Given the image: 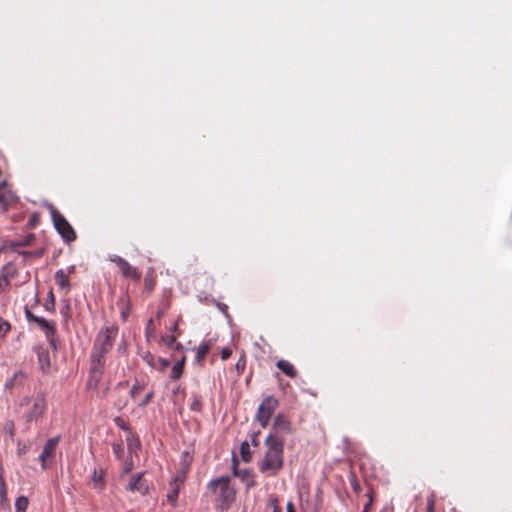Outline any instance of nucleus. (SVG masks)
<instances>
[{
  "label": "nucleus",
  "instance_id": "nucleus-41",
  "mask_svg": "<svg viewBox=\"0 0 512 512\" xmlns=\"http://www.w3.org/2000/svg\"><path fill=\"white\" fill-rule=\"evenodd\" d=\"M165 309H162L161 307H158L157 311H156V318L157 319H160L164 316L165 314Z\"/></svg>",
  "mask_w": 512,
  "mask_h": 512
},
{
  "label": "nucleus",
  "instance_id": "nucleus-21",
  "mask_svg": "<svg viewBox=\"0 0 512 512\" xmlns=\"http://www.w3.org/2000/svg\"><path fill=\"white\" fill-rule=\"evenodd\" d=\"M210 348H211V344L209 342L202 343L197 349L196 360L198 362H201L206 357V355L209 353Z\"/></svg>",
  "mask_w": 512,
  "mask_h": 512
},
{
  "label": "nucleus",
  "instance_id": "nucleus-45",
  "mask_svg": "<svg viewBox=\"0 0 512 512\" xmlns=\"http://www.w3.org/2000/svg\"><path fill=\"white\" fill-rule=\"evenodd\" d=\"M259 434H260V432H257L256 434H254V436H253V438H252V440H251V441H252V444H253L254 446H257V445H258V439H257V437H258V435H259Z\"/></svg>",
  "mask_w": 512,
  "mask_h": 512
},
{
  "label": "nucleus",
  "instance_id": "nucleus-53",
  "mask_svg": "<svg viewBox=\"0 0 512 512\" xmlns=\"http://www.w3.org/2000/svg\"><path fill=\"white\" fill-rule=\"evenodd\" d=\"M135 446H136V447H139V446H140V443H139V441H138L137 439L135 440Z\"/></svg>",
  "mask_w": 512,
  "mask_h": 512
},
{
  "label": "nucleus",
  "instance_id": "nucleus-33",
  "mask_svg": "<svg viewBox=\"0 0 512 512\" xmlns=\"http://www.w3.org/2000/svg\"><path fill=\"white\" fill-rule=\"evenodd\" d=\"M10 285V281L0 274V293L5 291V289Z\"/></svg>",
  "mask_w": 512,
  "mask_h": 512
},
{
  "label": "nucleus",
  "instance_id": "nucleus-34",
  "mask_svg": "<svg viewBox=\"0 0 512 512\" xmlns=\"http://www.w3.org/2000/svg\"><path fill=\"white\" fill-rule=\"evenodd\" d=\"M0 497L1 499L6 498V486L2 476H0Z\"/></svg>",
  "mask_w": 512,
  "mask_h": 512
},
{
  "label": "nucleus",
  "instance_id": "nucleus-30",
  "mask_svg": "<svg viewBox=\"0 0 512 512\" xmlns=\"http://www.w3.org/2000/svg\"><path fill=\"white\" fill-rule=\"evenodd\" d=\"M201 406H202V404H201V399H200V397H198V396L194 395V396H193V401H192V403L190 404V409H191L192 411L199 412V411L201 410Z\"/></svg>",
  "mask_w": 512,
  "mask_h": 512
},
{
  "label": "nucleus",
  "instance_id": "nucleus-14",
  "mask_svg": "<svg viewBox=\"0 0 512 512\" xmlns=\"http://www.w3.org/2000/svg\"><path fill=\"white\" fill-rule=\"evenodd\" d=\"M26 380V374L22 370L16 371L11 378L5 383V389L12 392L13 390L23 387Z\"/></svg>",
  "mask_w": 512,
  "mask_h": 512
},
{
  "label": "nucleus",
  "instance_id": "nucleus-32",
  "mask_svg": "<svg viewBox=\"0 0 512 512\" xmlns=\"http://www.w3.org/2000/svg\"><path fill=\"white\" fill-rule=\"evenodd\" d=\"M162 340L169 348H172L173 345L176 344V337L173 335L164 336L162 337Z\"/></svg>",
  "mask_w": 512,
  "mask_h": 512
},
{
  "label": "nucleus",
  "instance_id": "nucleus-48",
  "mask_svg": "<svg viewBox=\"0 0 512 512\" xmlns=\"http://www.w3.org/2000/svg\"><path fill=\"white\" fill-rule=\"evenodd\" d=\"M116 423H117V424H118V426H120L121 428L126 429V427H125V425H124V423H123V420H119V419H117V420H116Z\"/></svg>",
  "mask_w": 512,
  "mask_h": 512
},
{
  "label": "nucleus",
  "instance_id": "nucleus-49",
  "mask_svg": "<svg viewBox=\"0 0 512 512\" xmlns=\"http://www.w3.org/2000/svg\"><path fill=\"white\" fill-rule=\"evenodd\" d=\"M116 423H117V424H118V426H120L121 428L126 429V427H125V425H124V423H123V420H119V419H117V420H116Z\"/></svg>",
  "mask_w": 512,
  "mask_h": 512
},
{
  "label": "nucleus",
  "instance_id": "nucleus-46",
  "mask_svg": "<svg viewBox=\"0 0 512 512\" xmlns=\"http://www.w3.org/2000/svg\"><path fill=\"white\" fill-rule=\"evenodd\" d=\"M127 441H128V448H129V450L133 451V449H134V441H133V439H129L128 438Z\"/></svg>",
  "mask_w": 512,
  "mask_h": 512
},
{
  "label": "nucleus",
  "instance_id": "nucleus-7",
  "mask_svg": "<svg viewBox=\"0 0 512 512\" xmlns=\"http://www.w3.org/2000/svg\"><path fill=\"white\" fill-rule=\"evenodd\" d=\"M205 496L211 498L217 508L222 509L224 507V477L210 481Z\"/></svg>",
  "mask_w": 512,
  "mask_h": 512
},
{
  "label": "nucleus",
  "instance_id": "nucleus-3",
  "mask_svg": "<svg viewBox=\"0 0 512 512\" xmlns=\"http://www.w3.org/2000/svg\"><path fill=\"white\" fill-rule=\"evenodd\" d=\"M20 406H28L24 414L27 422L38 421L44 417L47 411V400L43 393H38L32 397H24Z\"/></svg>",
  "mask_w": 512,
  "mask_h": 512
},
{
  "label": "nucleus",
  "instance_id": "nucleus-37",
  "mask_svg": "<svg viewBox=\"0 0 512 512\" xmlns=\"http://www.w3.org/2000/svg\"><path fill=\"white\" fill-rule=\"evenodd\" d=\"M154 332V328H153V320L150 319L148 322H147V325H146V335L147 337L152 335Z\"/></svg>",
  "mask_w": 512,
  "mask_h": 512
},
{
  "label": "nucleus",
  "instance_id": "nucleus-35",
  "mask_svg": "<svg viewBox=\"0 0 512 512\" xmlns=\"http://www.w3.org/2000/svg\"><path fill=\"white\" fill-rule=\"evenodd\" d=\"M154 397V393L153 391L149 392L145 398L142 400V402L140 403V406L144 407L146 406Z\"/></svg>",
  "mask_w": 512,
  "mask_h": 512
},
{
  "label": "nucleus",
  "instance_id": "nucleus-15",
  "mask_svg": "<svg viewBox=\"0 0 512 512\" xmlns=\"http://www.w3.org/2000/svg\"><path fill=\"white\" fill-rule=\"evenodd\" d=\"M38 364L43 373H49L51 369V360L49 351L43 347L37 349Z\"/></svg>",
  "mask_w": 512,
  "mask_h": 512
},
{
  "label": "nucleus",
  "instance_id": "nucleus-44",
  "mask_svg": "<svg viewBox=\"0 0 512 512\" xmlns=\"http://www.w3.org/2000/svg\"><path fill=\"white\" fill-rule=\"evenodd\" d=\"M371 504H372V498L370 497L369 501L365 504L362 512H369Z\"/></svg>",
  "mask_w": 512,
  "mask_h": 512
},
{
  "label": "nucleus",
  "instance_id": "nucleus-40",
  "mask_svg": "<svg viewBox=\"0 0 512 512\" xmlns=\"http://www.w3.org/2000/svg\"><path fill=\"white\" fill-rule=\"evenodd\" d=\"M6 429H7L8 433L10 434V436L14 435V423L12 421L7 423Z\"/></svg>",
  "mask_w": 512,
  "mask_h": 512
},
{
  "label": "nucleus",
  "instance_id": "nucleus-43",
  "mask_svg": "<svg viewBox=\"0 0 512 512\" xmlns=\"http://www.w3.org/2000/svg\"><path fill=\"white\" fill-rule=\"evenodd\" d=\"M162 368H166L169 365V361L163 358L158 359Z\"/></svg>",
  "mask_w": 512,
  "mask_h": 512
},
{
  "label": "nucleus",
  "instance_id": "nucleus-51",
  "mask_svg": "<svg viewBox=\"0 0 512 512\" xmlns=\"http://www.w3.org/2000/svg\"><path fill=\"white\" fill-rule=\"evenodd\" d=\"M230 353L231 352L226 348V354H225L226 359L230 356Z\"/></svg>",
  "mask_w": 512,
  "mask_h": 512
},
{
  "label": "nucleus",
  "instance_id": "nucleus-52",
  "mask_svg": "<svg viewBox=\"0 0 512 512\" xmlns=\"http://www.w3.org/2000/svg\"><path fill=\"white\" fill-rule=\"evenodd\" d=\"M74 269H75V267H74V266H71V267H69V271H68V272H69V273H73V272H74Z\"/></svg>",
  "mask_w": 512,
  "mask_h": 512
},
{
  "label": "nucleus",
  "instance_id": "nucleus-47",
  "mask_svg": "<svg viewBox=\"0 0 512 512\" xmlns=\"http://www.w3.org/2000/svg\"><path fill=\"white\" fill-rule=\"evenodd\" d=\"M178 393H181L182 395L184 394L183 393V390H181V387L178 386L177 388L174 389L173 391V394L176 396Z\"/></svg>",
  "mask_w": 512,
  "mask_h": 512
},
{
  "label": "nucleus",
  "instance_id": "nucleus-42",
  "mask_svg": "<svg viewBox=\"0 0 512 512\" xmlns=\"http://www.w3.org/2000/svg\"><path fill=\"white\" fill-rule=\"evenodd\" d=\"M286 512H296L295 507L291 501L286 505Z\"/></svg>",
  "mask_w": 512,
  "mask_h": 512
},
{
  "label": "nucleus",
  "instance_id": "nucleus-27",
  "mask_svg": "<svg viewBox=\"0 0 512 512\" xmlns=\"http://www.w3.org/2000/svg\"><path fill=\"white\" fill-rule=\"evenodd\" d=\"M268 506L271 507L272 512H282V508L279 505V500L275 496L270 497Z\"/></svg>",
  "mask_w": 512,
  "mask_h": 512
},
{
  "label": "nucleus",
  "instance_id": "nucleus-31",
  "mask_svg": "<svg viewBox=\"0 0 512 512\" xmlns=\"http://www.w3.org/2000/svg\"><path fill=\"white\" fill-rule=\"evenodd\" d=\"M133 470V461L132 459H126L122 464V473L128 474Z\"/></svg>",
  "mask_w": 512,
  "mask_h": 512
},
{
  "label": "nucleus",
  "instance_id": "nucleus-4",
  "mask_svg": "<svg viewBox=\"0 0 512 512\" xmlns=\"http://www.w3.org/2000/svg\"><path fill=\"white\" fill-rule=\"evenodd\" d=\"M50 212L54 227L63 240L67 243L75 241L76 233L67 219L53 206L50 208Z\"/></svg>",
  "mask_w": 512,
  "mask_h": 512
},
{
  "label": "nucleus",
  "instance_id": "nucleus-29",
  "mask_svg": "<svg viewBox=\"0 0 512 512\" xmlns=\"http://www.w3.org/2000/svg\"><path fill=\"white\" fill-rule=\"evenodd\" d=\"M40 223V216L38 213H32L29 217V220H28V226L30 228H35L39 225Z\"/></svg>",
  "mask_w": 512,
  "mask_h": 512
},
{
  "label": "nucleus",
  "instance_id": "nucleus-36",
  "mask_svg": "<svg viewBox=\"0 0 512 512\" xmlns=\"http://www.w3.org/2000/svg\"><path fill=\"white\" fill-rule=\"evenodd\" d=\"M143 359L149 366L154 367V356L151 353H147Z\"/></svg>",
  "mask_w": 512,
  "mask_h": 512
},
{
  "label": "nucleus",
  "instance_id": "nucleus-54",
  "mask_svg": "<svg viewBox=\"0 0 512 512\" xmlns=\"http://www.w3.org/2000/svg\"><path fill=\"white\" fill-rule=\"evenodd\" d=\"M221 358L224 360V349L221 351Z\"/></svg>",
  "mask_w": 512,
  "mask_h": 512
},
{
  "label": "nucleus",
  "instance_id": "nucleus-18",
  "mask_svg": "<svg viewBox=\"0 0 512 512\" xmlns=\"http://www.w3.org/2000/svg\"><path fill=\"white\" fill-rule=\"evenodd\" d=\"M0 274L7 278L9 281H11L17 276L18 270L14 263L9 262L2 267Z\"/></svg>",
  "mask_w": 512,
  "mask_h": 512
},
{
  "label": "nucleus",
  "instance_id": "nucleus-19",
  "mask_svg": "<svg viewBox=\"0 0 512 512\" xmlns=\"http://www.w3.org/2000/svg\"><path fill=\"white\" fill-rule=\"evenodd\" d=\"M155 285H156V278L154 276V270L151 268L147 272V274L145 276V279H144L145 290L148 291V292H151V291L154 290Z\"/></svg>",
  "mask_w": 512,
  "mask_h": 512
},
{
  "label": "nucleus",
  "instance_id": "nucleus-55",
  "mask_svg": "<svg viewBox=\"0 0 512 512\" xmlns=\"http://www.w3.org/2000/svg\"><path fill=\"white\" fill-rule=\"evenodd\" d=\"M127 512H135V511H133V510H129V511H127Z\"/></svg>",
  "mask_w": 512,
  "mask_h": 512
},
{
  "label": "nucleus",
  "instance_id": "nucleus-2",
  "mask_svg": "<svg viewBox=\"0 0 512 512\" xmlns=\"http://www.w3.org/2000/svg\"><path fill=\"white\" fill-rule=\"evenodd\" d=\"M264 445L266 450L258 469L266 476H276L284 465V438L268 435Z\"/></svg>",
  "mask_w": 512,
  "mask_h": 512
},
{
  "label": "nucleus",
  "instance_id": "nucleus-17",
  "mask_svg": "<svg viewBox=\"0 0 512 512\" xmlns=\"http://www.w3.org/2000/svg\"><path fill=\"white\" fill-rule=\"evenodd\" d=\"M276 366L288 377L294 378L297 375V371L294 366L287 360L281 359L277 361Z\"/></svg>",
  "mask_w": 512,
  "mask_h": 512
},
{
  "label": "nucleus",
  "instance_id": "nucleus-26",
  "mask_svg": "<svg viewBox=\"0 0 512 512\" xmlns=\"http://www.w3.org/2000/svg\"><path fill=\"white\" fill-rule=\"evenodd\" d=\"M113 453L118 460H121L124 455V446L122 443L113 444Z\"/></svg>",
  "mask_w": 512,
  "mask_h": 512
},
{
  "label": "nucleus",
  "instance_id": "nucleus-38",
  "mask_svg": "<svg viewBox=\"0 0 512 512\" xmlns=\"http://www.w3.org/2000/svg\"><path fill=\"white\" fill-rule=\"evenodd\" d=\"M245 364H246L245 359L240 358L238 360V362L236 363V369H237L238 373H241L244 370Z\"/></svg>",
  "mask_w": 512,
  "mask_h": 512
},
{
  "label": "nucleus",
  "instance_id": "nucleus-39",
  "mask_svg": "<svg viewBox=\"0 0 512 512\" xmlns=\"http://www.w3.org/2000/svg\"><path fill=\"white\" fill-rule=\"evenodd\" d=\"M159 307H161L162 309H165V311H167L170 307V301L168 299H164L160 304H159Z\"/></svg>",
  "mask_w": 512,
  "mask_h": 512
},
{
  "label": "nucleus",
  "instance_id": "nucleus-1",
  "mask_svg": "<svg viewBox=\"0 0 512 512\" xmlns=\"http://www.w3.org/2000/svg\"><path fill=\"white\" fill-rule=\"evenodd\" d=\"M118 329L116 327H105L98 333L91 352V371L88 385L96 387L102 377L106 355L112 349Z\"/></svg>",
  "mask_w": 512,
  "mask_h": 512
},
{
  "label": "nucleus",
  "instance_id": "nucleus-22",
  "mask_svg": "<svg viewBox=\"0 0 512 512\" xmlns=\"http://www.w3.org/2000/svg\"><path fill=\"white\" fill-rule=\"evenodd\" d=\"M184 369V358L181 361L176 362L171 370V378L174 380L179 379L182 376Z\"/></svg>",
  "mask_w": 512,
  "mask_h": 512
},
{
  "label": "nucleus",
  "instance_id": "nucleus-16",
  "mask_svg": "<svg viewBox=\"0 0 512 512\" xmlns=\"http://www.w3.org/2000/svg\"><path fill=\"white\" fill-rule=\"evenodd\" d=\"M54 280L56 285L65 293H68L71 289L70 280L68 275L63 269H59L55 272Z\"/></svg>",
  "mask_w": 512,
  "mask_h": 512
},
{
  "label": "nucleus",
  "instance_id": "nucleus-5",
  "mask_svg": "<svg viewBox=\"0 0 512 512\" xmlns=\"http://www.w3.org/2000/svg\"><path fill=\"white\" fill-rule=\"evenodd\" d=\"M25 316L29 323L41 328L51 346L56 349V325L53 321H47L45 318L38 317L28 308L25 309Z\"/></svg>",
  "mask_w": 512,
  "mask_h": 512
},
{
  "label": "nucleus",
  "instance_id": "nucleus-10",
  "mask_svg": "<svg viewBox=\"0 0 512 512\" xmlns=\"http://www.w3.org/2000/svg\"><path fill=\"white\" fill-rule=\"evenodd\" d=\"M126 490L146 495L149 492V485L147 480L144 478V473L133 475L126 487Z\"/></svg>",
  "mask_w": 512,
  "mask_h": 512
},
{
  "label": "nucleus",
  "instance_id": "nucleus-28",
  "mask_svg": "<svg viewBox=\"0 0 512 512\" xmlns=\"http://www.w3.org/2000/svg\"><path fill=\"white\" fill-rule=\"evenodd\" d=\"M11 329L10 323L0 317V337H4Z\"/></svg>",
  "mask_w": 512,
  "mask_h": 512
},
{
  "label": "nucleus",
  "instance_id": "nucleus-12",
  "mask_svg": "<svg viewBox=\"0 0 512 512\" xmlns=\"http://www.w3.org/2000/svg\"><path fill=\"white\" fill-rule=\"evenodd\" d=\"M89 485L97 492L106 488V471L101 467H95L90 476Z\"/></svg>",
  "mask_w": 512,
  "mask_h": 512
},
{
  "label": "nucleus",
  "instance_id": "nucleus-20",
  "mask_svg": "<svg viewBox=\"0 0 512 512\" xmlns=\"http://www.w3.org/2000/svg\"><path fill=\"white\" fill-rule=\"evenodd\" d=\"M29 500L26 496H19L15 500V512H26Z\"/></svg>",
  "mask_w": 512,
  "mask_h": 512
},
{
  "label": "nucleus",
  "instance_id": "nucleus-11",
  "mask_svg": "<svg viewBox=\"0 0 512 512\" xmlns=\"http://www.w3.org/2000/svg\"><path fill=\"white\" fill-rule=\"evenodd\" d=\"M60 441V436H56L53 438H50L46 441L43 450L39 456L41 466L43 469H47V460L48 458L52 457L55 453L56 447Z\"/></svg>",
  "mask_w": 512,
  "mask_h": 512
},
{
  "label": "nucleus",
  "instance_id": "nucleus-23",
  "mask_svg": "<svg viewBox=\"0 0 512 512\" xmlns=\"http://www.w3.org/2000/svg\"><path fill=\"white\" fill-rule=\"evenodd\" d=\"M240 454L244 462H249L251 459L250 446L248 442H243L240 446Z\"/></svg>",
  "mask_w": 512,
  "mask_h": 512
},
{
  "label": "nucleus",
  "instance_id": "nucleus-8",
  "mask_svg": "<svg viewBox=\"0 0 512 512\" xmlns=\"http://www.w3.org/2000/svg\"><path fill=\"white\" fill-rule=\"evenodd\" d=\"M109 260L118 266L124 278L131 279L134 282H138L141 279V272L138 270V268L131 266L130 263L124 258L118 255H111Z\"/></svg>",
  "mask_w": 512,
  "mask_h": 512
},
{
  "label": "nucleus",
  "instance_id": "nucleus-6",
  "mask_svg": "<svg viewBox=\"0 0 512 512\" xmlns=\"http://www.w3.org/2000/svg\"><path fill=\"white\" fill-rule=\"evenodd\" d=\"M278 405V399L272 395L267 396L262 400L256 413V420L262 428H266L268 426L271 416L277 409Z\"/></svg>",
  "mask_w": 512,
  "mask_h": 512
},
{
  "label": "nucleus",
  "instance_id": "nucleus-50",
  "mask_svg": "<svg viewBox=\"0 0 512 512\" xmlns=\"http://www.w3.org/2000/svg\"><path fill=\"white\" fill-rule=\"evenodd\" d=\"M177 329H178V325H177V323H175V324L173 325V327H172V329H171V330H172L173 332H176V331H177Z\"/></svg>",
  "mask_w": 512,
  "mask_h": 512
},
{
  "label": "nucleus",
  "instance_id": "nucleus-25",
  "mask_svg": "<svg viewBox=\"0 0 512 512\" xmlns=\"http://www.w3.org/2000/svg\"><path fill=\"white\" fill-rule=\"evenodd\" d=\"M144 390V385L140 384L138 381L132 386L130 390V396L135 399L138 395Z\"/></svg>",
  "mask_w": 512,
  "mask_h": 512
},
{
  "label": "nucleus",
  "instance_id": "nucleus-13",
  "mask_svg": "<svg viewBox=\"0 0 512 512\" xmlns=\"http://www.w3.org/2000/svg\"><path fill=\"white\" fill-rule=\"evenodd\" d=\"M185 476L184 475H177L174 479H172L169 483V491L167 493V501L172 505L175 506L178 499L179 491L184 484Z\"/></svg>",
  "mask_w": 512,
  "mask_h": 512
},
{
  "label": "nucleus",
  "instance_id": "nucleus-24",
  "mask_svg": "<svg viewBox=\"0 0 512 512\" xmlns=\"http://www.w3.org/2000/svg\"><path fill=\"white\" fill-rule=\"evenodd\" d=\"M435 511V493L430 492L426 495V509L425 512Z\"/></svg>",
  "mask_w": 512,
  "mask_h": 512
},
{
  "label": "nucleus",
  "instance_id": "nucleus-9",
  "mask_svg": "<svg viewBox=\"0 0 512 512\" xmlns=\"http://www.w3.org/2000/svg\"><path fill=\"white\" fill-rule=\"evenodd\" d=\"M273 432L269 435L283 436L293 432L292 424L289 418L283 413H278L273 421Z\"/></svg>",
  "mask_w": 512,
  "mask_h": 512
}]
</instances>
